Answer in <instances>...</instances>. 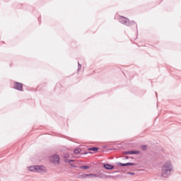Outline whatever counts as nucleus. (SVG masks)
Segmentation results:
<instances>
[{"instance_id":"f257e3e1","label":"nucleus","mask_w":181,"mask_h":181,"mask_svg":"<svg viewBox=\"0 0 181 181\" xmlns=\"http://www.w3.org/2000/svg\"><path fill=\"white\" fill-rule=\"evenodd\" d=\"M173 165H172V162L170 160L165 161L163 165L160 173V177H163L164 179H166L169 177V176H172V174L173 173Z\"/></svg>"},{"instance_id":"f03ea898","label":"nucleus","mask_w":181,"mask_h":181,"mask_svg":"<svg viewBox=\"0 0 181 181\" xmlns=\"http://www.w3.org/2000/svg\"><path fill=\"white\" fill-rule=\"evenodd\" d=\"M119 21L120 23H122L123 25H126V26H129V25H131L129 20L124 16H120Z\"/></svg>"},{"instance_id":"7ed1b4c3","label":"nucleus","mask_w":181,"mask_h":181,"mask_svg":"<svg viewBox=\"0 0 181 181\" xmlns=\"http://www.w3.org/2000/svg\"><path fill=\"white\" fill-rule=\"evenodd\" d=\"M50 160L54 165H57L60 163V158L57 155H54L52 157H50Z\"/></svg>"},{"instance_id":"20e7f679","label":"nucleus","mask_w":181,"mask_h":181,"mask_svg":"<svg viewBox=\"0 0 181 181\" xmlns=\"http://www.w3.org/2000/svg\"><path fill=\"white\" fill-rule=\"evenodd\" d=\"M46 167L43 165H37V173H46Z\"/></svg>"},{"instance_id":"39448f33","label":"nucleus","mask_w":181,"mask_h":181,"mask_svg":"<svg viewBox=\"0 0 181 181\" xmlns=\"http://www.w3.org/2000/svg\"><path fill=\"white\" fill-rule=\"evenodd\" d=\"M139 153H141L140 151H124L123 155H139Z\"/></svg>"},{"instance_id":"423d86ee","label":"nucleus","mask_w":181,"mask_h":181,"mask_svg":"<svg viewBox=\"0 0 181 181\" xmlns=\"http://www.w3.org/2000/svg\"><path fill=\"white\" fill-rule=\"evenodd\" d=\"M14 88L16 90H18V91H22V90L23 88V84L18 83V82H16L14 83Z\"/></svg>"},{"instance_id":"0eeeda50","label":"nucleus","mask_w":181,"mask_h":181,"mask_svg":"<svg viewBox=\"0 0 181 181\" xmlns=\"http://www.w3.org/2000/svg\"><path fill=\"white\" fill-rule=\"evenodd\" d=\"M117 165L119 166H135V163H117Z\"/></svg>"},{"instance_id":"6e6552de","label":"nucleus","mask_w":181,"mask_h":181,"mask_svg":"<svg viewBox=\"0 0 181 181\" xmlns=\"http://www.w3.org/2000/svg\"><path fill=\"white\" fill-rule=\"evenodd\" d=\"M30 172H34L37 173V165H32L28 168Z\"/></svg>"},{"instance_id":"1a4fd4ad","label":"nucleus","mask_w":181,"mask_h":181,"mask_svg":"<svg viewBox=\"0 0 181 181\" xmlns=\"http://www.w3.org/2000/svg\"><path fill=\"white\" fill-rule=\"evenodd\" d=\"M64 162H66L67 163H69V165H70V166H71V168H76L74 164L71 163V162H74V160H70V159L65 158Z\"/></svg>"},{"instance_id":"9d476101","label":"nucleus","mask_w":181,"mask_h":181,"mask_svg":"<svg viewBox=\"0 0 181 181\" xmlns=\"http://www.w3.org/2000/svg\"><path fill=\"white\" fill-rule=\"evenodd\" d=\"M103 166L105 169H107L108 170H112L114 169V165L111 164H105Z\"/></svg>"},{"instance_id":"9b49d317","label":"nucleus","mask_w":181,"mask_h":181,"mask_svg":"<svg viewBox=\"0 0 181 181\" xmlns=\"http://www.w3.org/2000/svg\"><path fill=\"white\" fill-rule=\"evenodd\" d=\"M88 177H90L91 179H93V177H100V175L90 173L88 174Z\"/></svg>"},{"instance_id":"f8f14e48","label":"nucleus","mask_w":181,"mask_h":181,"mask_svg":"<svg viewBox=\"0 0 181 181\" xmlns=\"http://www.w3.org/2000/svg\"><path fill=\"white\" fill-rule=\"evenodd\" d=\"M79 179H86V177H88V174H84L79 175Z\"/></svg>"},{"instance_id":"ddd939ff","label":"nucleus","mask_w":181,"mask_h":181,"mask_svg":"<svg viewBox=\"0 0 181 181\" xmlns=\"http://www.w3.org/2000/svg\"><path fill=\"white\" fill-rule=\"evenodd\" d=\"M146 149H148V146L143 145V146H141V151H146Z\"/></svg>"},{"instance_id":"4468645a","label":"nucleus","mask_w":181,"mask_h":181,"mask_svg":"<svg viewBox=\"0 0 181 181\" xmlns=\"http://www.w3.org/2000/svg\"><path fill=\"white\" fill-rule=\"evenodd\" d=\"M98 149V148L97 147H91L88 148V151H93V152H95V151H97Z\"/></svg>"},{"instance_id":"2eb2a0df","label":"nucleus","mask_w":181,"mask_h":181,"mask_svg":"<svg viewBox=\"0 0 181 181\" xmlns=\"http://www.w3.org/2000/svg\"><path fill=\"white\" fill-rule=\"evenodd\" d=\"M80 169H85L86 170L90 169V166H87V165H82L80 167Z\"/></svg>"},{"instance_id":"dca6fc26","label":"nucleus","mask_w":181,"mask_h":181,"mask_svg":"<svg viewBox=\"0 0 181 181\" xmlns=\"http://www.w3.org/2000/svg\"><path fill=\"white\" fill-rule=\"evenodd\" d=\"M80 152H81V150L78 149V148H76V149L74 150V153H76V154L80 153Z\"/></svg>"},{"instance_id":"f3484780","label":"nucleus","mask_w":181,"mask_h":181,"mask_svg":"<svg viewBox=\"0 0 181 181\" xmlns=\"http://www.w3.org/2000/svg\"><path fill=\"white\" fill-rule=\"evenodd\" d=\"M81 69V64H80V62H78V71H80Z\"/></svg>"},{"instance_id":"a211bd4d","label":"nucleus","mask_w":181,"mask_h":181,"mask_svg":"<svg viewBox=\"0 0 181 181\" xmlns=\"http://www.w3.org/2000/svg\"><path fill=\"white\" fill-rule=\"evenodd\" d=\"M128 175H132V176H134L135 175V173H127Z\"/></svg>"},{"instance_id":"6ab92c4d","label":"nucleus","mask_w":181,"mask_h":181,"mask_svg":"<svg viewBox=\"0 0 181 181\" xmlns=\"http://www.w3.org/2000/svg\"><path fill=\"white\" fill-rule=\"evenodd\" d=\"M64 158H67V156H64Z\"/></svg>"},{"instance_id":"aec40b11","label":"nucleus","mask_w":181,"mask_h":181,"mask_svg":"<svg viewBox=\"0 0 181 181\" xmlns=\"http://www.w3.org/2000/svg\"><path fill=\"white\" fill-rule=\"evenodd\" d=\"M126 159H128V157H126Z\"/></svg>"}]
</instances>
